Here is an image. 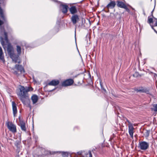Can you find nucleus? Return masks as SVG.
I'll use <instances>...</instances> for the list:
<instances>
[{
    "label": "nucleus",
    "instance_id": "obj_1",
    "mask_svg": "<svg viewBox=\"0 0 157 157\" xmlns=\"http://www.w3.org/2000/svg\"><path fill=\"white\" fill-rule=\"evenodd\" d=\"M33 89L30 86L24 87L20 85L17 91V94L20 99L25 105L31 108L30 102L28 92L33 91Z\"/></svg>",
    "mask_w": 157,
    "mask_h": 157
},
{
    "label": "nucleus",
    "instance_id": "obj_2",
    "mask_svg": "<svg viewBox=\"0 0 157 157\" xmlns=\"http://www.w3.org/2000/svg\"><path fill=\"white\" fill-rule=\"evenodd\" d=\"M2 18L3 21L0 19V42L3 48L5 49L6 46H5L4 42L3 40V37H5V40L7 43L8 42V38L7 33L5 32L4 27H2L1 25L3 24L4 22H6V21H5Z\"/></svg>",
    "mask_w": 157,
    "mask_h": 157
},
{
    "label": "nucleus",
    "instance_id": "obj_3",
    "mask_svg": "<svg viewBox=\"0 0 157 157\" xmlns=\"http://www.w3.org/2000/svg\"><path fill=\"white\" fill-rule=\"evenodd\" d=\"M3 40L4 42V44L5 46H6L5 49L4 48V49L5 50L6 48V45L7 44V51L8 52V54L9 56H11L14 54V49L11 44L9 43V40H8V42H6V41L5 40V37H3Z\"/></svg>",
    "mask_w": 157,
    "mask_h": 157
},
{
    "label": "nucleus",
    "instance_id": "obj_4",
    "mask_svg": "<svg viewBox=\"0 0 157 157\" xmlns=\"http://www.w3.org/2000/svg\"><path fill=\"white\" fill-rule=\"evenodd\" d=\"M8 129L13 133L17 132L16 126L11 122L8 121L6 123Z\"/></svg>",
    "mask_w": 157,
    "mask_h": 157
},
{
    "label": "nucleus",
    "instance_id": "obj_5",
    "mask_svg": "<svg viewBox=\"0 0 157 157\" xmlns=\"http://www.w3.org/2000/svg\"><path fill=\"white\" fill-rule=\"evenodd\" d=\"M126 121L128 123V132L131 137L133 139V134L134 133V128L133 124L131 123L130 121L127 119Z\"/></svg>",
    "mask_w": 157,
    "mask_h": 157
},
{
    "label": "nucleus",
    "instance_id": "obj_6",
    "mask_svg": "<svg viewBox=\"0 0 157 157\" xmlns=\"http://www.w3.org/2000/svg\"><path fill=\"white\" fill-rule=\"evenodd\" d=\"M15 68L18 71H19L21 73L25 72V70L24 68L21 65L16 64L14 68L12 70L14 71ZM13 73L14 74L17 75H19V74L18 73V72L16 71H13Z\"/></svg>",
    "mask_w": 157,
    "mask_h": 157
},
{
    "label": "nucleus",
    "instance_id": "obj_7",
    "mask_svg": "<svg viewBox=\"0 0 157 157\" xmlns=\"http://www.w3.org/2000/svg\"><path fill=\"white\" fill-rule=\"evenodd\" d=\"M48 154L50 155H54L61 153L63 157H68L69 155V153L67 152L64 151H48Z\"/></svg>",
    "mask_w": 157,
    "mask_h": 157
},
{
    "label": "nucleus",
    "instance_id": "obj_8",
    "mask_svg": "<svg viewBox=\"0 0 157 157\" xmlns=\"http://www.w3.org/2000/svg\"><path fill=\"white\" fill-rule=\"evenodd\" d=\"M149 144L145 141H142L139 143V147L140 149L143 150H147Z\"/></svg>",
    "mask_w": 157,
    "mask_h": 157
},
{
    "label": "nucleus",
    "instance_id": "obj_9",
    "mask_svg": "<svg viewBox=\"0 0 157 157\" xmlns=\"http://www.w3.org/2000/svg\"><path fill=\"white\" fill-rule=\"evenodd\" d=\"M135 90L137 92L144 93L147 94H150L149 89L143 87H139L138 88L135 89Z\"/></svg>",
    "mask_w": 157,
    "mask_h": 157
},
{
    "label": "nucleus",
    "instance_id": "obj_10",
    "mask_svg": "<svg viewBox=\"0 0 157 157\" xmlns=\"http://www.w3.org/2000/svg\"><path fill=\"white\" fill-rule=\"evenodd\" d=\"M74 82V80L72 79H67L62 82V86H71Z\"/></svg>",
    "mask_w": 157,
    "mask_h": 157
},
{
    "label": "nucleus",
    "instance_id": "obj_11",
    "mask_svg": "<svg viewBox=\"0 0 157 157\" xmlns=\"http://www.w3.org/2000/svg\"><path fill=\"white\" fill-rule=\"evenodd\" d=\"M71 20L74 25H76L80 20L77 14L72 15L71 18Z\"/></svg>",
    "mask_w": 157,
    "mask_h": 157
},
{
    "label": "nucleus",
    "instance_id": "obj_12",
    "mask_svg": "<svg viewBox=\"0 0 157 157\" xmlns=\"http://www.w3.org/2000/svg\"><path fill=\"white\" fill-rule=\"evenodd\" d=\"M18 55H17L14 54L13 55L10 56V57L12 59L13 61H14L15 63H20L21 62V60L20 59H18L19 56Z\"/></svg>",
    "mask_w": 157,
    "mask_h": 157
},
{
    "label": "nucleus",
    "instance_id": "obj_13",
    "mask_svg": "<svg viewBox=\"0 0 157 157\" xmlns=\"http://www.w3.org/2000/svg\"><path fill=\"white\" fill-rule=\"evenodd\" d=\"M60 81L58 79H53L48 83V85L49 86H56L59 85Z\"/></svg>",
    "mask_w": 157,
    "mask_h": 157
},
{
    "label": "nucleus",
    "instance_id": "obj_14",
    "mask_svg": "<svg viewBox=\"0 0 157 157\" xmlns=\"http://www.w3.org/2000/svg\"><path fill=\"white\" fill-rule=\"evenodd\" d=\"M116 4V2L115 1H111L106 6V8L108 9H113L115 7Z\"/></svg>",
    "mask_w": 157,
    "mask_h": 157
},
{
    "label": "nucleus",
    "instance_id": "obj_15",
    "mask_svg": "<svg viewBox=\"0 0 157 157\" xmlns=\"http://www.w3.org/2000/svg\"><path fill=\"white\" fill-rule=\"evenodd\" d=\"M13 111L14 116L15 117V115L17 113V109L16 106V104L15 102L13 101L12 102Z\"/></svg>",
    "mask_w": 157,
    "mask_h": 157
},
{
    "label": "nucleus",
    "instance_id": "obj_16",
    "mask_svg": "<svg viewBox=\"0 0 157 157\" xmlns=\"http://www.w3.org/2000/svg\"><path fill=\"white\" fill-rule=\"evenodd\" d=\"M117 5L118 7H120L122 8H125L126 5L122 1H117Z\"/></svg>",
    "mask_w": 157,
    "mask_h": 157
},
{
    "label": "nucleus",
    "instance_id": "obj_17",
    "mask_svg": "<svg viewBox=\"0 0 157 157\" xmlns=\"http://www.w3.org/2000/svg\"><path fill=\"white\" fill-rule=\"evenodd\" d=\"M19 125L20 126L22 130L25 132L26 131V128L25 127V123L23 121H20V122Z\"/></svg>",
    "mask_w": 157,
    "mask_h": 157
},
{
    "label": "nucleus",
    "instance_id": "obj_18",
    "mask_svg": "<svg viewBox=\"0 0 157 157\" xmlns=\"http://www.w3.org/2000/svg\"><path fill=\"white\" fill-rule=\"evenodd\" d=\"M31 99L33 103L34 104L37 102L38 100V97L36 95L34 94L31 97Z\"/></svg>",
    "mask_w": 157,
    "mask_h": 157
},
{
    "label": "nucleus",
    "instance_id": "obj_19",
    "mask_svg": "<svg viewBox=\"0 0 157 157\" xmlns=\"http://www.w3.org/2000/svg\"><path fill=\"white\" fill-rule=\"evenodd\" d=\"M61 6L62 7V12L64 14L67 13L68 11V6L66 5L63 4H62L61 5Z\"/></svg>",
    "mask_w": 157,
    "mask_h": 157
},
{
    "label": "nucleus",
    "instance_id": "obj_20",
    "mask_svg": "<svg viewBox=\"0 0 157 157\" xmlns=\"http://www.w3.org/2000/svg\"><path fill=\"white\" fill-rule=\"evenodd\" d=\"M70 11L72 14H74L77 12V10L75 6H72L69 9Z\"/></svg>",
    "mask_w": 157,
    "mask_h": 157
},
{
    "label": "nucleus",
    "instance_id": "obj_21",
    "mask_svg": "<svg viewBox=\"0 0 157 157\" xmlns=\"http://www.w3.org/2000/svg\"><path fill=\"white\" fill-rule=\"evenodd\" d=\"M0 59L2 61L4 60L3 53L2 48L0 47Z\"/></svg>",
    "mask_w": 157,
    "mask_h": 157
},
{
    "label": "nucleus",
    "instance_id": "obj_22",
    "mask_svg": "<svg viewBox=\"0 0 157 157\" xmlns=\"http://www.w3.org/2000/svg\"><path fill=\"white\" fill-rule=\"evenodd\" d=\"M17 51L18 55H20L21 53V48L18 45L17 46Z\"/></svg>",
    "mask_w": 157,
    "mask_h": 157
},
{
    "label": "nucleus",
    "instance_id": "obj_23",
    "mask_svg": "<svg viewBox=\"0 0 157 157\" xmlns=\"http://www.w3.org/2000/svg\"><path fill=\"white\" fill-rule=\"evenodd\" d=\"M151 109L155 112L157 111V104H154L153 105V108Z\"/></svg>",
    "mask_w": 157,
    "mask_h": 157
},
{
    "label": "nucleus",
    "instance_id": "obj_24",
    "mask_svg": "<svg viewBox=\"0 0 157 157\" xmlns=\"http://www.w3.org/2000/svg\"><path fill=\"white\" fill-rule=\"evenodd\" d=\"M153 19L151 18H149V17L148 18V22L151 24V23H153Z\"/></svg>",
    "mask_w": 157,
    "mask_h": 157
},
{
    "label": "nucleus",
    "instance_id": "obj_25",
    "mask_svg": "<svg viewBox=\"0 0 157 157\" xmlns=\"http://www.w3.org/2000/svg\"><path fill=\"white\" fill-rule=\"evenodd\" d=\"M86 157H92V155L90 151H89L88 153L86 154Z\"/></svg>",
    "mask_w": 157,
    "mask_h": 157
},
{
    "label": "nucleus",
    "instance_id": "obj_26",
    "mask_svg": "<svg viewBox=\"0 0 157 157\" xmlns=\"http://www.w3.org/2000/svg\"><path fill=\"white\" fill-rule=\"evenodd\" d=\"M139 75V74L138 73V72H136L135 73H134L133 75V76L134 77H138V76Z\"/></svg>",
    "mask_w": 157,
    "mask_h": 157
},
{
    "label": "nucleus",
    "instance_id": "obj_27",
    "mask_svg": "<svg viewBox=\"0 0 157 157\" xmlns=\"http://www.w3.org/2000/svg\"><path fill=\"white\" fill-rule=\"evenodd\" d=\"M124 9H125L126 11H127L128 12H129L130 10H129V9L128 8V7L126 5L125 6V8H124Z\"/></svg>",
    "mask_w": 157,
    "mask_h": 157
},
{
    "label": "nucleus",
    "instance_id": "obj_28",
    "mask_svg": "<svg viewBox=\"0 0 157 157\" xmlns=\"http://www.w3.org/2000/svg\"><path fill=\"white\" fill-rule=\"evenodd\" d=\"M77 153L78 155H82L83 154V152H82V151L79 152H77Z\"/></svg>",
    "mask_w": 157,
    "mask_h": 157
},
{
    "label": "nucleus",
    "instance_id": "obj_29",
    "mask_svg": "<svg viewBox=\"0 0 157 157\" xmlns=\"http://www.w3.org/2000/svg\"><path fill=\"white\" fill-rule=\"evenodd\" d=\"M154 19L156 20V21H155V23L154 24V26H157V19L154 17Z\"/></svg>",
    "mask_w": 157,
    "mask_h": 157
},
{
    "label": "nucleus",
    "instance_id": "obj_30",
    "mask_svg": "<svg viewBox=\"0 0 157 157\" xmlns=\"http://www.w3.org/2000/svg\"><path fill=\"white\" fill-rule=\"evenodd\" d=\"M151 27L152 29L154 30V31L157 34V31L154 28L153 26L151 25Z\"/></svg>",
    "mask_w": 157,
    "mask_h": 157
},
{
    "label": "nucleus",
    "instance_id": "obj_31",
    "mask_svg": "<svg viewBox=\"0 0 157 157\" xmlns=\"http://www.w3.org/2000/svg\"><path fill=\"white\" fill-rule=\"evenodd\" d=\"M149 132H150V131H147L146 132L147 135V136H148L149 135Z\"/></svg>",
    "mask_w": 157,
    "mask_h": 157
},
{
    "label": "nucleus",
    "instance_id": "obj_32",
    "mask_svg": "<svg viewBox=\"0 0 157 157\" xmlns=\"http://www.w3.org/2000/svg\"><path fill=\"white\" fill-rule=\"evenodd\" d=\"M153 10H153L151 12V14H152V17H153Z\"/></svg>",
    "mask_w": 157,
    "mask_h": 157
}]
</instances>
